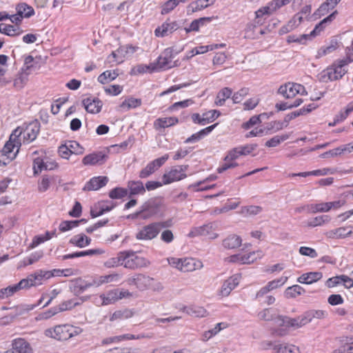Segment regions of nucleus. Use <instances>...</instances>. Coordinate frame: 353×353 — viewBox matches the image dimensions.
<instances>
[{
	"mask_svg": "<svg viewBox=\"0 0 353 353\" xmlns=\"http://www.w3.org/2000/svg\"><path fill=\"white\" fill-rule=\"evenodd\" d=\"M353 61L351 56L336 60L317 75L319 81L327 83L341 79L347 72L346 66Z\"/></svg>",
	"mask_w": 353,
	"mask_h": 353,
	"instance_id": "1",
	"label": "nucleus"
},
{
	"mask_svg": "<svg viewBox=\"0 0 353 353\" xmlns=\"http://www.w3.org/2000/svg\"><path fill=\"white\" fill-rule=\"evenodd\" d=\"M257 145L245 144L239 145L228 150L224 157V162L217 168L219 173H222L228 169L236 168L239 164L236 162L241 156H247L256 150Z\"/></svg>",
	"mask_w": 353,
	"mask_h": 353,
	"instance_id": "2",
	"label": "nucleus"
},
{
	"mask_svg": "<svg viewBox=\"0 0 353 353\" xmlns=\"http://www.w3.org/2000/svg\"><path fill=\"white\" fill-rule=\"evenodd\" d=\"M307 324V323L304 313L296 318L277 316L276 319V325L278 327L274 330L273 333L276 336H283L288 333V328H299Z\"/></svg>",
	"mask_w": 353,
	"mask_h": 353,
	"instance_id": "3",
	"label": "nucleus"
},
{
	"mask_svg": "<svg viewBox=\"0 0 353 353\" xmlns=\"http://www.w3.org/2000/svg\"><path fill=\"white\" fill-rule=\"evenodd\" d=\"M179 52V51H175L172 47L168 48L163 50L156 61L151 63L148 68H151L152 71H154L165 70L176 66L175 62H172V59Z\"/></svg>",
	"mask_w": 353,
	"mask_h": 353,
	"instance_id": "4",
	"label": "nucleus"
},
{
	"mask_svg": "<svg viewBox=\"0 0 353 353\" xmlns=\"http://www.w3.org/2000/svg\"><path fill=\"white\" fill-rule=\"evenodd\" d=\"M171 221L153 222L143 227L136 234L139 240H152L157 236L163 228L170 227Z\"/></svg>",
	"mask_w": 353,
	"mask_h": 353,
	"instance_id": "5",
	"label": "nucleus"
},
{
	"mask_svg": "<svg viewBox=\"0 0 353 353\" xmlns=\"http://www.w3.org/2000/svg\"><path fill=\"white\" fill-rule=\"evenodd\" d=\"M169 265L181 272H192L203 267L202 262L194 258L168 259Z\"/></svg>",
	"mask_w": 353,
	"mask_h": 353,
	"instance_id": "6",
	"label": "nucleus"
},
{
	"mask_svg": "<svg viewBox=\"0 0 353 353\" xmlns=\"http://www.w3.org/2000/svg\"><path fill=\"white\" fill-rule=\"evenodd\" d=\"M123 267L129 270H137L141 268L148 267L150 263V261L141 256L136 254L132 250L123 251Z\"/></svg>",
	"mask_w": 353,
	"mask_h": 353,
	"instance_id": "7",
	"label": "nucleus"
},
{
	"mask_svg": "<svg viewBox=\"0 0 353 353\" xmlns=\"http://www.w3.org/2000/svg\"><path fill=\"white\" fill-rule=\"evenodd\" d=\"M54 276V273L50 271L38 270L27 278L21 280L22 289H28L32 286L41 285L44 281Z\"/></svg>",
	"mask_w": 353,
	"mask_h": 353,
	"instance_id": "8",
	"label": "nucleus"
},
{
	"mask_svg": "<svg viewBox=\"0 0 353 353\" xmlns=\"http://www.w3.org/2000/svg\"><path fill=\"white\" fill-rule=\"evenodd\" d=\"M188 168V165H174L165 170L162 176L163 185H168L186 178Z\"/></svg>",
	"mask_w": 353,
	"mask_h": 353,
	"instance_id": "9",
	"label": "nucleus"
},
{
	"mask_svg": "<svg viewBox=\"0 0 353 353\" xmlns=\"http://www.w3.org/2000/svg\"><path fill=\"white\" fill-rule=\"evenodd\" d=\"M277 93L282 95L285 99H292L298 94L301 96L307 94L303 85L293 82H288L280 85Z\"/></svg>",
	"mask_w": 353,
	"mask_h": 353,
	"instance_id": "10",
	"label": "nucleus"
},
{
	"mask_svg": "<svg viewBox=\"0 0 353 353\" xmlns=\"http://www.w3.org/2000/svg\"><path fill=\"white\" fill-rule=\"evenodd\" d=\"M132 294L128 290H119V289H114L105 293L101 294L99 298L101 301L102 305H108L113 304L123 298L130 297Z\"/></svg>",
	"mask_w": 353,
	"mask_h": 353,
	"instance_id": "11",
	"label": "nucleus"
},
{
	"mask_svg": "<svg viewBox=\"0 0 353 353\" xmlns=\"http://www.w3.org/2000/svg\"><path fill=\"white\" fill-rule=\"evenodd\" d=\"M161 205V201L152 199L145 202L141 207V219L145 220L156 215L160 210Z\"/></svg>",
	"mask_w": 353,
	"mask_h": 353,
	"instance_id": "12",
	"label": "nucleus"
},
{
	"mask_svg": "<svg viewBox=\"0 0 353 353\" xmlns=\"http://www.w3.org/2000/svg\"><path fill=\"white\" fill-rule=\"evenodd\" d=\"M127 282L130 285H135L139 290L145 291L150 288L154 279L143 274H137L128 278Z\"/></svg>",
	"mask_w": 353,
	"mask_h": 353,
	"instance_id": "13",
	"label": "nucleus"
},
{
	"mask_svg": "<svg viewBox=\"0 0 353 353\" xmlns=\"http://www.w3.org/2000/svg\"><path fill=\"white\" fill-rule=\"evenodd\" d=\"M169 159V154H165L160 158H157L149 163L142 169L139 172V177L145 179L152 174L156 170L161 168Z\"/></svg>",
	"mask_w": 353,
	"mask_h": 353,
	"instance_id": "14",
	"label": "nucleus"
},
{
	"mask_svg": "<svg viewBox=\"0 0 353 353\" xmlns=\"http://www.w3.org/2000/svg\"><path fill=\"white\" fill-rule=\"evenodd\" d=\"M215 227L213 223H210L203 226L194 228L188 234L190 237L203 236L209 239H215L218 234L215 232Z\"/></svg>",
	"mask_w": 353,
	"mask_h": 353,
	"instance_id": "15",
	"label": "nucleus"
},
{
	"mask_svg": "<svg viewBox=\"0 0 353 353\" xmlns=\"http://www.w3.org/2000/svg\"><path fill=\"white\" fill-rule=\"evenodd\" d=\"M5 353H32V348L24 339L17 338L12 341L11 348Z\"/></svg>",
	"mask_w": 353,
	"mask_h": 353,
	"instance_id": "16",
	"label": "nucleus"
},
{
	"mask_svg": "<svg viewBox=\"0 0 353 353\" xmlns=\"http://www.w3.org/2000/svg\"><path fill=\"white\" fill-rule=\"evenodd\" d=\"M262 22L260 21H254L247 24L245 30V38L249 39H255L259 38V35L265 34V30L261 28Z\"/></svg>",
	"mask_w": 353,
	"mask_h": 353,
	"instance_id": "17",
	"label": "nucleus"
},
{
	"mask_svg": "<svg viewBox=\"0 0 353 353\" xmlns=\"http://www.w3.org/2000/svg\"><path fill=\"white\" fill-rule=\"evenodd\" d=\"M116 204L112 201H101L96 203L90 210V215L92 218L101 216L105 212L112 210Z\"/></svg>",
	"mask_w": 353,
	"mask_h": 353,
	"instance_id": "18",
	"label": "nucleus"
},
{
	"mask_svg": "<svg viewBox=\"0 0 353 353\" xmlns=\"http://www.w3.org/2000/svg\"><path fill=\"white\" fill-rule=\"evenodd\" d=\"M68 327V324L57 325L54 328L47 330L46 334L57 340H68L69 339Z\"/></svg>",
	"mask_w": 353,
	"mask_h": 353,
	"instance_id": "19",
	"label": "nucleus"
},
{
	"mask_svg": "<svg viewBox=\"0 0 353 353\" xmlns=\"http://www.w3.org/2000/svg\"><path fill=\"white\" fill-rule=\"evenodd\" d=\"M241 279L240 274H236L225 280L220 290L222 296H228L231 292L239 285Z\"/></svg>",
	"mask_w": 353,
	"mask_h": 353,
	"instance_id": "20",
	"label": "nucleus"
},
{
	"mask_svg": "<svg viewBox=\"0 0 353 353\" xmlns=\"http://www.w3.org/2000/svg\"><path fill=\"white\" fill-rule=\"evenodd\" d=\"M82 105L88 113L97 114L103 106V103L98 98L90 97L82 100Z\"/></svg>",
	"mask_w": 353,
	"mask_h": 353,
	"instance_id": "21",
	"label": "nucleus"
},
{
	"mask_svg": "<svg viewBox=\"0 0 353 353\" xmlns=\"http://www.w3.org/2000/svg\"><path fill=\"white\" fill-rule=\"evenodd\" d=\"M179 24L176 21H166L161 26L157 28L154 30L155 36L158 37H164L171 34L179 28Z\"/></svg>",
	"mask_w": 353,
	"mask_h": 353,
	"instance_id": "22",
	"label": "nucleus"
},
{
	"mask_svg": "<svg viewBox=\"0 0 353 353\" xmlns=\"http://www.w3.org/2000/svg\"><path fill=\"white\" fill-rule=\"evenodd\" d=\"M108 159V156L103 152H93L85 155L82 159L85 165H102Z\"/></svg>",
	"mask_w": 353,
	"mask_h": 353,
	"instance_id": "23",
	"label": "nucleus"
},
{
	"mask_svg": "<svg viewBox=\"0 0 353 353\" xmlns=\"http://www.w3.org/2000/svg\"><path fill=\"white\" fill-rule=\"evenodd\" d=\"M40 131V123L37 120L30 122L23 130V141L31 142L34 141Z\"/></svg>",
	"mask_w": 353,
	"mask_h": 353,
	"instance_id": "24",
	"label": "nucleus"
},
{
	"mask_svg": "<svg viewBox=\"0 0 353 353\" xmlns=\"http://www.w3.org/2000/svg\"><path fill=\"white\" fill-rule=\"evenodd\" d=\"M109 179L105 176H99L92 177L84 185L83 190L84 191H95L104 187L108 182Z\"/></svg>",
	"mask_w": 353,
	"mask_h": 353,
	"instance_id": "25",
	"label": "nucleus"
},
{
	"mask_svg": "<svg viewBox=\"0 0 353 353\" xmlns=\"http://www.w3.org/2000/svg\"><path fill=\"white\" fill-rule=\"evenodd\" d=\"M21 145V141H14L9 139V141L6 142L1 151V155L7 157L10 159L15 158Z\"/></svg>",
	"mask_w": 353,
	"mask_h": 353,
	"instance_id": "26",
	"label": "nucleus"
},
{
	"mask_svg": "<svg viewBox=\"0 0 353 353\" xmlns=\"http://www.w3.org/2000/svg\"><path fill=\"white\" fill-rule=\"evenodd\" d=\"M303 17L301 13L295 14L293 17L284 26H283L279 30V34H287L296 28L302 23Z\"/></svg>",
	"mask_w": 353,
	"mask_h": 353,
	"instance_id": "27",
	"label": "nucleus"
},
{
	"mask_svg": "<svg viewBox=\"0 0 353 353\" xmlns=\"http://www.w3.org/2000/svg\"><path fill=\"white\" fill-rule=\"evenodd\" d=\"M337 12L334 11L332 14H330L329 16L323 19L321 21H320L318 24H316L314 28V30L308 34L310 37V39H312L315 37H316L318 34H320L321 32H322L324 28L326 26V24L327 23L331 22L335 17V15L336 14Z\"/></svg>",
	"mask_w": 353,
	"mask_h": 353,
	"instance_id": "28",
	"label": "nucleus"
},
{
	"mask_svg": "<svg viewBox=\"0 0 353 353\" xmlns=\"http://www.w3.org/2000/svg\"><path fill=\"white\" fill-rule=\"evenodd\" d=\"M340 1L341 0H327L314 12L313 16L315 19H317L325 15L330 9H333Z\"/></svg>",
	"mask_w": 353,
	"mask_h": 353,
	"instance_id": "29",
	"label": "nucleus"
},
{
	"mask_svg": "<svg viewBox=\"0 0 353 353\" xmlns=\"http://www.w3.org/2000/svg\"><path fill=\"white\" fill-rule=\"evenodd\" d=\"M323 276L321 272H310L301 274L297 281L300 283L312 284L319 281Z\"/></svg>",
	"mask_w": 353,
	"mask_h": 353,
	"instance_id": "30",
	"label": "nucleus"
},
{
	"mask_svg": "<svg viewBox=\"0 0 353 353\" xmlns=\"http://www.w3.org/2000/svg\"><path fill=\"white\" fill-rule=\"evenodd\" d=\"M181 310L193 317L201 318L208 315L207 310L204 307L198 305L185 306Z\"/></svg>",
	"mask_w": 353,
	"mask_h": 353,
	"instance_id": "31",
	"label": "nucleus"
},
{
	"mask_svg": "<svg viewBox=\"0 0 353 353\" xmlns=\"http://www.w3.org/2000/svg\"><path fill=\"white\" fill-rule=\"evenodd\" d=\"M326 236L330 239H343L352 234V230L347 231V228L340 227L325 232Z\"/></svg>",
	"mask_w": 353,
	"mask_h": 353,
	"instance_id": "32",
	"label": "nucleus"
},
{
	"mask_svg": "<svg viewBox=\"0 0 353 353\" xmlns=\"http://www.w3.org/2000/svg\"><path fill=\"white\" fill-rule=\"evenodd\" d=\"M69 243L79 248H83L90 244L91 239L84 234H79L73 236Z\"/></svg>",
	"mask_w": 353,
	"mask_h": 353,
	"instance_id": "33",
	"label": "nucleus"
},
{
	"mask_svg": "<svg viewBox=\"0 0 353 353\" xmlns=\"http://www.w3.org/2000/svg\"><path fill=\"white\" fill-rule=\"evenodd\" d=\"M179 122V119L176 117H163L156 119L154 122V127L158 130L160 128H165L172 125H174Z\"/></svg>",
	"mask_w": 353,
	"mask_h": 353,
	"instance_id": "34",
	"label": "nucleus"
},
{
	"mask_svg": "<svg viewBox=\"0 0 353 353\" xmlns=\"http://www.w3.org/2000/svg\"><path fill=\"white\" fill-rule=\"evenodd\" d=\"M307 324L314 319H324L327 316V312L323 310H310L304 312Z\"/></svg>",
	"mask_w": 353,
	"mask_h": 353,
	"instance_id": "35",
	"label": "nucleus"
},
{
	"mask_svg": "<svg viewBox=\"0 0 353 353\" xmlns=\"http://www.w3.org/2000/svg\"><path fill=\"white\" fill-rule=\"evenodd\" d=\"M216 0H196L188 6V11L196 12L202 10L214 3Z\"/></svg>",
	"mask_w": 353,
	"mask_h": 353,
	"instance_id": "36",
	"label": "nucleus"
},
{
	"mask_svg": "<svg viewBox=\"0 0 353 353\" xmlns=\"http://www.w3.org/2000/svg\"><path fill=\"white\" fill-rule=\"evenodd\" d=\"M218 125V123H215L214 125H210L204 129H202L199 132L193 134L192 136L188 137L185 141V143H193L199 141L200 139H201L205 136H207Z\"/></svg>",
	"mask_w": 353,
	"mask_h": 353,
	"instance_id": "37",
	"label": "nucleus"
},
{
	"mask_svg": "<svg viewBox=\"0 0 353 353\" xmlns=\"http://www.w3.org/2000/svg\"><path fill=\"white\" fill-rule=\"evenodd\" d=\"M299 348L292 344L276 342L273 347L272 353H298Z\"/></svg>",
	"mask_w": 353,
	"mask_h": 353,
	"instance_id": "38",
	"label": "nucleus"
},
{
	"mask_svg": "<svg viewBox=\"0 0 353 353\" xmlns=\"http://www.w3.org/2000/svg\"><path fill=\"white\" fill-rule=\"evenodd\" d=\"M242 243L241 238L236 234H230L223 241V246L226 249H235Z\"/></svg>",
	"mask_w": 353,
	"mask_h": 353,
	"instance_id": "39",
	"label": "nucleus"
},
{
	"mask_svg": "<svg viewBox=\"0 0 353 353\" xmlns=\"http://www.w3.org/2000/svg\"><path fill=\"white\" fill-rule=\"evenodd\" d=\"M0 32L10 37H16L22 34L23 30L19 26L0 23Z\"/></svg>",
	"mask_w": 353,
	"mask_h": 353,
	"instance_id": "40",
	"label": "nucleus"
},
{
	"mask_svg": "<svg viewBox=\"0 0 353 353\" xmlns=\"http://www.w3.org/2000/svg\"><path fill=\"white\" fill-rule=\"evenodd\" d=\"M127 187L130 191V196L143 194L145 192V188L141 181H129Z\"/></svg>",
	"mask_w": 353,
	"mask_h": 353,
	"instance_id": "41",
	"label": "nucleus"
},
{
	"mask_svg": "<svg viewBox=\"0 0 353 353\" xmlns=\"http://www.w3.org/2000/svg\"><path fill=\"white\" fill-rule=\"evenodd\" d=\"M104 252L99 249H91L85 251H80V252H76L74 253L68 254L63 255L62 256V259L63 260L70 259H74L77 257H82L85 256H92L95 254H103Z\"/></svg>",
	"mask_w": 353,
	"mask_h": 353,
	"instance_id": "42",
	"label": "nucleus"
},
{
	"mask_svg": "<svg viewBox=\"0 0 353 353\" xmlns=\"http://www.w3.org/2000/svg\"><path fill=\"white\" fill-rule=\"evenodd\" d=\"M23 283L19 282L13 285H9L7 288H2L0 290V300L8 298L16 292H19L22 289L21 285Z\"/></svg>",
	"mask_w": 353,
	"mask_h": 353,
	"instance_id": "43",
	"label": "nucleus"
},
{
	"mask_svg": "<svg viewBox=\"0 0 353 353\" xmlns=\"http://www.w3.org/2000/svg\"><path fill=\"white\" fill-rule=\"evenodd\" d=\"M330 220L331 218L329 215H320L307 220L305 222V226L308 228H315L327 223Z\"/></svg>",
	"mask_w": 353,
	"mask_h": 353,
	"instance_id": "44",
	"label": "nucleus"
},
{
	"mask_svg": "<svg viewBox=\"0 0 353 353\" xmlns=\"http://www.w3.org/2000/svg\"><path fill=\"white\" fill-rule=\"evenodd\" d=\"M214 19L213 17H202L198 19H194L192 21L189 27L185 28V30L187 33L190 32L192 31L198 32L199 30V28L201 26H203L206 22H211Z\"/></svg>",
	"mask_w": 353,
	"mask_h": 353,
	"instance_id": "45",
	"label": "nucleus"
},
{
	"mask_svg": "<svg viewBox=\"0 0 353 353\" xmlns=\"http://www.w3.org/2000/svg\"><path fill=\"white\" fill-rule=\"evenodd\" d=\"M123 251L119 252L115 256L106 260L103 265L107 268H114L119 266H123Z\"/></svg>",
	"mask_w": 353,
	"mask_h": 353,
	"instance_id": "46",
	"label": "nucleus"
},
{
	"mask_svg": "<svg viewBox=\"0 0 353 353\" xmlns=\"http://www.w3.org/2000/svg\"><path fill=\"white\" fill-rule=\"evenodd\" d=\"M16 10L23 18H29L34 14L33 8L26 3H20L17 5Z\"/></svg>",
	"mask_w": 353,
	"mask_h": 353,
	"instance_id": "47",
	"label": "nucleus"
},
{
	"mask_svg": "<svg viewBox=\"0 0 353 353\" xmlns=\"http://www.w3.org/2000/svg\"><path fill=\"white\" fill-rule=\"evenodd\" d=\"M232 94V90L229 88L221 89L217 94L215 104L218 106H222L227 99H229Z\"/></svg>",
	"mask_w": 353,
	"mask_h": 353,
	"instance_id": "48",
	"label": "nucleus"
},
{
	"mask_svg": "<svg viewBox=\"0 0 353 353\" xmlns=\"http://www.w3.org/2000/svg\"><path fill=\"white\" fill-rule=\"evenodd\" d=\"M263 210V208L259 205H247L243 206L239 214L243 216H255L260 214Z\"/></svg>",
	"mask_w": 353,
	"mask_h": 353,
	"instance_id": "49",
	"label": "nucleus"
},
{
	"mask_svg": "<svg viewBox=\"0 0 353 353\" xmlns=\"http://www.w3.org/2000/svg\"><path fill=\"white\" fill-rule=\"evenodd\" d=\"M119 76L117 70H105L98 77V81L102 84L108 83L114 80Z\"/></svg>",
	"mask_w": 353,
	"mask_h": 353,
	"instance_id": "50",
	"label": "nucleus"
},
{
	"mask_svg": "<svg viewBox=\"0 0 353 353\" xmlns=\"http://www.w3.org/2000/svg\"><path fill=\"white\" fill-rule=\"evenodd\" d=\"M141 105V100L140 99L128 98L123 101L121 105L120 108L123 111H128L132 108H136Z\"/></svg>",
	"mask_w": 353,
	"mask_h": 353,
	"instance_id": "51",
	"label": "nucleus"
},
{
	"mask_svg": "<svg viewBox=\"0 0 353 353\" xmlns=\"http://www.w3.org/2000/svg\"><path fill=\"white\" fill-rule=\"evenodd\" d=\"M133 316V312L129 309L119 310L115 311L110 318V321H118L127 319Z\"/></svg>",
	"mask_w": 353,
	"mask_h": 353,
	"instance_id": "52",
	"label": "nucleus"
},
{
	"mask_svg": "<svg viewBox=\"0 0 353 353\" xmlns=\"http://www.w3.org/2000/svg\"><path fill=\"white\" fill-rule=\"evenodd\" d=\"M305 290L299 285L288 287L285 291V296L288 299L296 298L305 292Z\"/></svg>",
	"mask_w": 353,
	"mask_h": 353,
	"instance_id": "53",
	"label": "nucleus"
},
{
	"mask_svg": "<svg viewBox=\"0 0 353 353\" xmlns=\"http://www.w3.org/2000/svg\"><path fill=\"white\" fill-rule=\"evenodd\" d=\"M241 264H250L254 262L257 259L262 256L261 251L250 252L249 253H241Z\"/></svg>",
	"mask_w": 353,
	"mask_h": 353,
	"instance_id": "54",
	"label": "nucleus"
},
{
	"mask_svg": "<svg viewBox=\"0 0 353 353\" xmlns=\"http://www.w3.org/2000/svg\"><path fill=\"white\" fill-rule=\"evenodd\" d=\"M43 256V250H37L32 252L28 256L26 257L23 262L24 265H32L39 261Z\"/></svg>",
	"mask_w": 353,
	"mask_h": 353,
	"instance_id": "55",
	"label": "nucleus"
},
{
	"mask_svg": "<svg viewBox=\"0 0 353 353\" xmlns=\"http://www.w3.org/2000/svg\"><path fill=\"white\" fill-rule=\"evenodd\" d=\"M289 139V135L288 134H282V135H276L266 141L265 146L269 148H274L279 145L281 142Z\"/></svg>",
	"mask_w": 353,
	"mask_h": 353,
	"instance_id": "56",
	"label": "nucleus"
},
{
	"mask_svg": "<svg viewBox=\"0 0 353 353\" xmlns=\"http://www.w3.org/2000/svg\"><path fill=\"white\" fill-rule=\"evenodd\" d=\"M220 115V112L216 110H212L202 114L203 125L214 121Z\"/></svg>",
	"mask_w": 353,
	"mask_h": 353,
	"instance_id": "57",
	"label": "nucleus"
},
{
	"mask_svg": "<svg viewBox=\"0 0 353 353\" xmlns=\"http://www.w3.org/2000/svg\"><path fill=\"white\" fill-rule=\"evenodd\" d=\"M181 2V0H168L161 7V14H167L172 11Z\"/></svg>",
	"mask_w": 353,
	"mask_h": 353,
	"instance_id": "58",
	"label": "nucleus"
},
{
	"mask_svg": "<svg viewBox=\"0 0 353 353\" xmlns=\"http://www.w3.org/2000/svg\"><path fill=\"white\" fill-rule=\"evenodd\" d=\"M128 195V189L123 188H115L109 192V196L112 199H122Z\"/></svg>",
	"mask_w": 353,
	"mask_h": 353,
	"instance_id": "59",
	"label": "nucleus"
},
{
	"mask_svg": "<svg viewBox=\"0 0 353 353\" xmlns=\"http://www.w3.org/2000/svg\"><path fill=\"white\" fill-rule=\"evenodd\" d=\"M274 315L272 308H265L258 314V316L261 320L274 321L276 324V317H275Z\"/></svg>",
	"mask_w": 353,
	"mask_h": 353,
	"instance_id": "60",
	"label": "nucleus"
},
{
	"mask_svg": "<svg viewBox=\"0 0 353 353\" xmlns=\"http://www.w3.org/2000/svg\"><path fill=\"white\" fill-rule=\"evenodd\" d=\"M307 40H310L308 34H303L299 36L291 34L287 38L288 43L296 42L300 44H305Z\"/></svg>",
	"mask_w": 353,
	"mask_h": 353,
	"instance_id": "61",
	"label": "nucleus"
},
{
	"mask_svg": "<svg viewBox=\"0 0 353 353\" xmlns=\"http://www.w3.org/2000/svg\"><path fill=\"white\" fill-rule=\"evenodd\" d=\"M290 2V0H272L268 3V6L270 8L271 14H272L282 6L288 4Z\"/></svg>",
	"mask_w": 353,
	"mask_h": 353,
	"instance_id": "62",
	"label": "nucleus"
},
{
	"mask_svg": "<svg viewBox=\"0 0 353 353\" xmlns=\"http://www.w3.org/2000/svg\"><path fill=\"white\" fill-rule=\"evenodd\" d=\"M79 305V302H78L76 299H70L62 302L57 307L59 312H63L68 310H71L76 305Z\"/></svg>",
	"mask_w": 353,
	"mask_h": 353,
	"instance_id": "63",
	"label": "nucleus"
},
{
	"mask_svg": "<svg viewBox=\"0 0 353 353\" xmlns=\"http://www.w3.org/2000/svg\"><path fill=\"white\" fill-rule=\"evenodd\" d=\"M288 280L287 276H282L279 279L271 281L265 285L266 288L270 291L282 286Z\"/></svg>",
	"mask_w": 353,
	"mask_h": 353,
	"instance_id": "64",
	"label": "nucleus"
}]
</instances>
